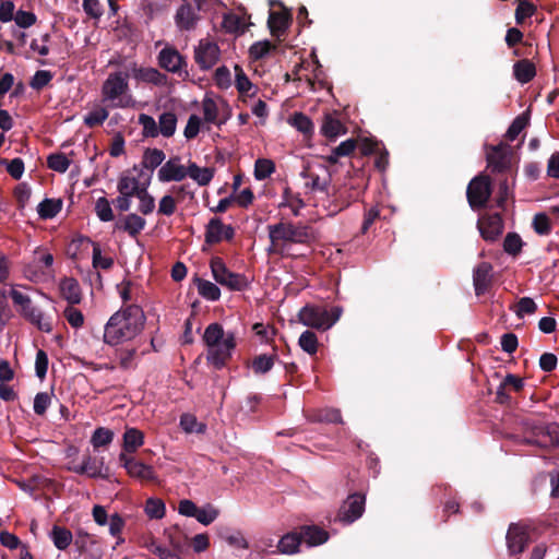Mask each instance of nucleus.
I'll use <instances>...</instances> for the list:
<instances>
[{
    "mask_svg": "<svg viewBox=\"0 0 559 559\" xmlns=\"http://www.w3.org/2000/svg\"><path fill=\"white\" fill-rule=\"evenodd\" d=\"M221 49L218 45L209 39H201L194 47V61L201 70L212 69L219 60Z\"/></svg>",
    "mask_w": 559,
    "mask_h": 559,
    "instance_id": "13",
    "label": "nucleus"
},
{
    "mask_svg": "<svg viewBox=\"0 0 559 559\" xmlns=\"http://www.w3.org/2000/svg\"><path fill=\"white\" fill-rule=\"evenodd\" d=\"M61 199H44L37 206V212L40 218L50 219L56 217L62 210Z\"/></svg>",
    "mask_w": 559,
    "mask_h": 559,
    "instance_id": "34",
    "label": "nucleus"
},
{
    "mask_svg": "<svg viewBox=\"0 0 559 559\" xmlns=\"http://www.w3.org/2000/svg\"><path fill=\"white\" fill-rule=\"evenodd\" d=\"M234 70L236 75L235 85L237 91L241 95L248 94V92L252 88L251 81L239 64H236Z\"/></svg>",
    "mask_w": 559,
    "mask_h": 559,
    "instance_id": "60",
    "label": "nucleus"
},
{
    "mask_svg": "<svg viewBox=\"0 0 559 559\" xmlns=\"http://www.w3.org/2000/svg\"><path fill=\"white\" fill-rule=\"evenodd\" d=\"M301 177L307 179L306 187L311 191L324 192L330 195L332 174L322 163H312L304 167Z\"/></svg>",
    "mask_w": 559,
    "mask_h": 559,
    "instance_id": "7",
    "label": "nucleus"
},
{
    "mask_svg": "<svg viewBox=\"0 0 559 559\" xmlns=\"http://www.w3.org/2000/svg\"><path fill=\"white\" fill-rule=\"evenodd\" d=\"M55 547L59 550H66L72 543L73 535L70 530L63 526L53 525L49 534Z\"/></svg>",
    "mask_w": 559,
    "mask_h": 559,
    "instance_id": "33",
    "label": "nucleus"
},
{
    "mask_svg": "<svg viewBox=\"0 0 559 559\" xmlns=\"http://www.w3.org/2000/svg\"><path fill=\"white\" fill-rule=\"evenodd\" d=\"M218 514L219 511L216 508L207 504L206 508H200L195 519L203 525H210L217 519Z\"/></svg>",
    "mask_w": 559,
    "mask_h": 559,
    "instance_id": "64",
    "label": "nucleus"
},
{
    "mask_svg": "<svg viewBox=\"0 0 559 559\" xmlns=\"http://www.w3.org/2000/svg\"><path fill=\"white\" fill-rule=\"evenodd\" d=\"M302 543V536H300V532L292 531L286 533L281 537L277 542L276 548L277 552L284 555H293L299 551V547Z\"/></svg>",
    "mask_w": 559,
    "mask_h": 559,
    "instance_id": "27",
    "label": "nucleus"
},
{
    "mask_svg": "<svg viewBox=\"0 0 559 559\" xmlns=\"http://www.w3.org/2000/svg\"><path fill=\"white\" fill-rule=\"evenodd\" d=\"M138 181L139 179L135 177L121 175L118 180L117 190L120 194L133 198L134 193H136L135 188L138 186Z\"/></svg>",
    "mask_w": 559,
    "mask_h": 559,
    "instance_id": "54",
    "label": "nucleus"
},
{
    "mask_svg": "<svg viewBox=\"0 0 559 559\" xmlns=\"http://www.w3.org/2000/svg\"><path fill=\"white\" fill-rule=\"evenodd\" d=\"M144 511L150 519L159 520L166 512L165 503L159 498H148L145 502Z\"/></svg>",
    "mask_w": 559,
    "mask_h": 559,
    "instance_id": "46",
    "label": "nucleus"
},
{
    "mask_svg": "<svg viewBox=\"0 0 559 559\" xmlns=\"http://www.w3.org/2000/svg\"><path fill=\"white\" fill-rule=\"evenodd\" d=\"M165 157L166 155L162 150L148 147L143 153L141 166L142 168H146L153 171L156 167L162 165Z\"/></svg>",
    "mask_w": 559,
    "mask_h": 559,
    "instance_id": "37",
    "label": "nucleus"
},
{
    "mask_svg": "<svg viewBox=\"0 0 559 559\" xmlns=\"http://www.w3.org/2000/svg\"><path fill=\"white\" fill-rule=\"evenodd\" d=\"M158 64L168 72L176 73L186 79L189 73L185 69L187 61L175 47L166 46L158 53Z\"/></svg>",
    "mask_w": 559,
    "mask_h": 559,
    "instance_id": "12",
    "label": "nucleus"
},
{
    "mask_svg": "<svg viewBox=\"0 0 559 559\" xmlns=\"http://www.w3.org/2000/svg\"><path fill=\"white\" fill-rule=\"evenodd\" d=\"M515 175L516 173L503 174L496 176V181L498 185L496 204L500 209H504L507 201L509 198H513V189L515 186Z\"/></svg>",
    "mask_w": 559,
    "mask_h": 559,
    "instance_id": "24",
    "label": "nucleus"
},
{
    "mask_svg": "<svg viewBox=\"0 0 559 559\" xmlns=\"http://www.w3.org/2000/svg\"><path fill=\"white\" fill-rule=\"evenodd\" d=\"M24 318L34 324L39 331L45 333H50L52 331L51 320L49 318H45L44 313L37 308H34Z\"/></svg>",
    "mask_w": 559,
    "mask_h": 559,
    "instance_id": "42",
    "label": "nucleus"
},
{
    "mask_svg": "<svg viewBox=\"0 0 559 559\" xmlns=\"http://www.w3.org/2000/svg\"><path fill=\"white\" fill-rule=\"evenodd\" d=\"M93 267L109 270L114 265V259L110 257H102L100 246L97 242H93Z\"/></svg>",
    "mask_w": 559,
    "mask_h": 559,
    "instance_id": "59",
    "label": "nucleus"
},
{
    "mask_svg": "<svg viewBox=\"0 0 559 559\" xmlns=\"http://www.w3.org/2000/svg\"><path fill=\"white\" fill-rule=\"evenodd\" d=\"M477 228L484 240L495 242L504 229L502 216L499 213L484 215L478 219Z\"/></svg>",
    "mask_w": 559,
    "mask_h": 559,
    "instance_id": "15",
    "label": "nucleus"
},
{
    "mask_svg": "<svg viewBox=\"0 0 559 559\" xmlns=\"http://www.w3.org/2000/svg\"><path fill=\"white\" fill-rule=\"evenodd\" d=\"M63 316L72 328H81L84 323V316L82 311L74 308L73 305H69L64 309Z\"/></svg>",
    "mask_w": 559,
    "mask_h": 559,
    "instance_id": "63",
    "label": "nucleus"
},
{
    "mask_svg": "<svg viewBox=\"0 0 559 559\" xmlns=\"http://www.w3.org/2000/svg\"><path fill=\"white\" fill-rule=\"evenodd\" d=\"M269 238L271 240V247L269 252H275V247L280 242L290 243H309L313 239V230L310 226L298 223L293 224L290 222H280L277 224L267 226Z\"/></svg>",
    "mask_w": 559,
    "mask_h": 559,
    "instance_id": "2",
    "label": "nucleus"
},
{
    "mask_svg": "<svg viewBox=\"0 0 559 559\" xmlns=\"http://www.w3.org/2000/svg\"><path fill=\"white\" fill-rule=\"evenodd\" d=\"M81 475H86L90 478L108 479L110 476L109 467L105 466L103 456H92L91 454L84 455L80 464Z\"/></svg>",
    "mask_w": 559,
    "mask_h": 559,
    "instance_id": "19",
    "label": "nucleus"
},
{
    "mask_svg": "<svg viewBox=\"0 0 559 559\" xmlns=\"http://www.w3.org/2000/svg\"><path fill=\"white\" fill-rule=\"evenodd\" d=\"M145 314L138 305L115 312L105 325L104 343L110 346L131 341L144 329Z\"/></svg>",
    "mask_w": 559,
    "mask_h": 559,
    "instance_id": "1",
    "label": "nucleus"
},
{
    "mask_svg": "<svg viewBox=\"0 0 559 559\" xmlns=\"http://www.w3.org/2000/svg\"><path fill=\"white\" fill-rule=\"evenodd\" d=\"M180 427L187 433L202 435L206 431V425L198 421L197 417L190 413L180 416Z\"/></svg>",
    "mask_w": 559,
    "mask_h": 559,
    "instance_id": "39",
    "label": "nucleus"
},
{
    "mask_svg": "<svg viewBox=\"0 0 559 559\" xmlns=\"http://www.w3.org/2000/svg\"><path fill=\"white\" fill-rule=\"evenodd\" d=\"M139 122L143 127L142 134L144 138H156L159 134L158 124L153 117L141 114Z\"/></svg>",
    "mask_w": 559,
    "mask_h": 559,
    "instance_id": "57",
    "label": "nucleus"
},
{
    "mask_svg": "<svg viewBox=\"0 0 559 559\" xmlns=\"http://www.w3.org/2000/svg\"><path fill=\"white\" fill-rule=\"evenodd\" d=\"M293 16L287 9L281 11H270L267 26L272 36L281 37L285 34L292 23Z\"/></svg>",
    "mask_w": 559,
    "mask_h": 559,
    "instance_id": "25",
    "label": "nucleus"
},
{
    "mask_svg": "<svg viewBox=\"0 0 559 559\" xmlns=\"http://www.w3.org/2000/svg\"><path fill=\"white\" fill-rule=\"evenodd\" d=\"M177 117L171 111H165L159 116L158 129L159 133L165 138H170L176 132Z\"/></svg>",
    "mask_w": 559,
    "mask_h": 559,
    "instance_id": "40",
    "label": "nucleus"
},
{
    "mask_svg": "<svg viewBox=\"0 0 559 559\" xmlns=\"http://www.w3.org/2000/svg\"><path fill=\"white\" fill-rule=\"evenodd\" d=\"M523 241L516 233H508L503 240V250L513 257L522 251Z\"/></svg>",
    "mask_w": 559,
    "mask_h": 559,
    "instance_id": "53",
    "label": "nucleus"
},
{
    "mask_svg": "<svg viewBox=\"0 0 559 559\" xmlns=\"http://www.w3.org/2000/svg\"><path fill=\"white\" fill-rule=\"evenodd\" d=\"M492 282V265L485 261L478 263L473 271V285L476 296H481L488 292Z\"/></svg>",
    "mask_w": 559,
    "mask_h": 559,
    "instance_id": "20",
    "label": "nucleus"
},
{
    "mask_svg": "<svg viewBox=\"0 0 559 559\" xmlns=\"http://www.w3.org/2000/svg\"><path fill=\"white\" fill-rule=\"evenodd\" d=\"M236 345V334L228 331L226 337L221 343L207 347V364L212 365L216 370L223 369L231 359Z\"/></svg>",
    "mask_w": 559,
    "mask_h": 559,
    "instance_id": "9",
    "label": "nucleus"
},
{
    "mask_svg": "<svg viewBox=\"0 0 559 559\" xmlns=\"http://www.w3.org/2000/svg\"><path fill=\"white\" fill-rule=\"evenodd\" d=\"M346 127L332 114H326L323 117L321 133L330 139L335 140L338 135L346 133Z\"/></svg>",
    "mask_w": 559,
    "mask_h": 559,
    "instance_id": "29",
    "label": "nucleus"
},
{
    "mask_svg": "<svg viewBox=\"0 0 559 559\" xmlns=\"http://www.w3.org/2000/svg\"><path fill=\"white\" fill-rule=\"evenodd\" d=\"M144 441V435L136 428H128L123 433V452L128 455V453H134Z\"/></svg>",
    "mask_w": 559,
    "mask_h": 559,
    "instance_id": "32",
    "label": "nucleus"
},
{
    "mask_svg": "<svg viewBox=\"0 0 559 559\" xmlns=\"http://www.w3.org/2000/svg\"><path fill=\"white\" fill-rule=\"evenodd\" d=\"M129 78L128 71L110 73L102 85L103 102H109L114 108L129 107L132 98L129 94Z\"/></svg>",
    "mask_w": 559,
    "mask_h": 559,
    "instance_id": "3",
    "label": "nucleus"
},
{
    "mask_svg": "<svg viewBox=\"0 0 559 559\" xmlns=\"http://www.w3.org/2000/svg\"><path fill=\"white\" fill-rule=\"evenodd\" d=\"M300 348L309 355H316L318 352V337L314 332L306 330L298 340Z\"/></svg>",
    "mask_w": 559,
    "mask_h": 559,
    "instance_id": "44",
    "label": "nucleus"
},
{
    "mask_svg": "<svg viewBox=\"0 0 559 559\" xmlns=\"http://www.w3.org/2000/svg\"><path fill=\"white\" fill-rule=\"evenodd\" d=\"M128 72L139 82L151 83L156 86H163L167 83V75L154 68L139 67L133 62L130 64Z\"/></svg>",
    "mask_w": 559,
    "mask_h": 559,
    "instance_id": "21",
    "label": "nucleus"
},
{
    "mask_svg": "<svg viewBox=\"0 0 559 559\" xmlns=\"http://www.w3.org/2000/svg\"><path fill=\"white\" fill-rule=\"evenodd\" d=\"M146 221L138 215L136 213H130L121 216L115 223L116 230H122L127 233L131 238L135 239L140 233L145 228Z\"/></svg>",
    "mask_w": 559,
    "mask_h": 559,
    "instance_id": "23",
    "label": "nucleus"
},
{
    "mask_svg": "<svg viewBox=\"0 0 559 559\" xmlns=\"http://www.w3.org/2000/svg\"><path fill=\"white\" fill-rule=\"evenodd\" d=\"M513 154L507 143H500L489 147L487 153V167L496 176L503 174L516 173L512 166Z\"/></svg>",
    "mask_w": 559,
    "mask_h": 559,
    "instance_id": "8",
    "label": "nucleus"
},
{
    "mask_svg": "<svg viewBox=\"0 0 559 559\" xmlns=\"http://www.w3.org/2000/svg\"><path fill=\"white\" fill-rule=\"evenodd\" d=\"M235 237V229L231 225H224L219 217H213L206 225L205 242L215 245L222 240L231 241Z\"/></svg>",
    "mask_w": 559,
    "mask_h": 559,
    "instance_id": "16",
    "label": "nucleus"
},
{
    "mask_svg": "<svg viewBox=\"0 0 559 559\" xmlns=\"http://www.w3.org/2000/svg\"><path fill=\"white\" fill-rule=\"evenodd\" d=\"M513 75L522 84L531 82L536 75V67L528 59H521L513 64Z\"/></svg>",
    "mask_w": 559,
    "mask_h": 559,
    "instance_id": "30",
    "label": "nucleus"
},
{
    "mask_svg": "<svg viewBox=\"0 0 559 559\" xmlns=\"http://www.w3.org/2000/svg\"><path fill=\"white\" fill-rule=\"evenodd\" d=\"M510 309L514 311L518 318H523L525 314H533L537 310V305L531 297H522Z\"/></svg>",
    "mask_w": 559,
    "mask_h": 559,
    "instance_id": "56",
    "label": "nucleus"
},
{
    "mask_svg": "<svg viewBox=\"0 0 559 559\" xmlns=\"http://www.w3.org/2000/svg\"><path fill=\"white\" fill-rule=\"evenodd\" d=\"M492 194V183L488 175L479 174L475 176L466 189V199L473 211L485 209Z\"/></svg>",
    "mask_w": 559,
    "mask_h": 559,
    "instance_id": "5",
    "label": "nucleus"
},
{
    "mask_svg": "<svg viewBox=\"0 0 559 559\" xmlns=\"http://www.w3.org/2000/svg\"><path fill=\"white\" fill-rule=\"evenodd\" d=\"M114 436L112 430L105 427H98L92 435L91 443L94 449L107 447L112 442Z\"/></svg>",
    "mask_w": 559,
    "mask_h": 559,
    "instance_id": "43",
    "label": "nucleus"
},
{
    "mask_svg": "<svg viewBox=\"0 0 559 559\" xmlns=\"http://www.w3.org/2000/svg\"><path fill=\"white\" fill-rule=\"evenodd\" d=\"M95 212L102 222H111L115 218L110 202L105 197L97 199L95 203Z\"/></svg>",
    "mask_w": 559,
    "mask_h": 559,
    "instance_id": "55",
    "label": "nucleus"
},
{
    "mask_svg": "<svg viewBox=\"0 0 559 559\" xmlns=\"http://www.w3.org/2000/svg\"><path fill=\"white\" fill-rule=\"evenodd\" d=\"M276 46L269 40L255 41L249 48V57L253 61L265 58Z\"/></svg>",
    "mask_w": 559,
    "mask_h": 559,
    "instance_id": "45",
    "label": "nucleus"
},
{
    "mask_svg": "<svg viewBox=\"0 0 559 559\" xmlns=\"http://www.w3.org/2000/svg\"><path fill=\"white\" fill-rule=\"evenodd\" d=\"M60 293L69 305H78L82 300V290L79 282L73 277H63L60 281Z\"/></svg>",
    "mask_w": 559,
    "mask_h": 559,
    "instance_id": "26",
    "label": "nucleus"
},
{
    "mask_svg": "<svg viewBox=\"0 0 559 559\" xmlns=\"http://www.w3.org/2000/svg\"><path fill=\"white\" fill-rule=\"evenodd\" d=\"M193 282L198 288V293L207 300H218L221 297L219 288L212 282L195 276Z\"/></svg>",
    "mask_w": 559,
    "mask_h": 559,
    "instance_id": "35",
    "label": "nucleus"
},
{
    "mask_svg": "<svg viewBox=\"0 0 559 559\" xmlns=\"http://www.w3.org/2000/svg\"><path fill=\"white\" fill-rule=\"evenodd\" d=\"M157 176L162 182H179L188 176V166L186 167L180 164L179 156H173L160 166Z\"/></svg>",
    "mask_w": 559,
    "mask_h": 559,
    "instance_id": "18",
    "label": "nucleus"
},
{
    "mask_svg": "<svg viewBox=\"0 0 559 559\" xmlns=\"http://www.w3.org/2000/svg\"><path fill=\"white\" fill-rule=\"evenodd\" d=\"M200 20L201 17L193 5L188 2L181 4L175 14V23L180 31L190 32L195 29Z\"/></svg>",
    "mask_w": 559,
    "mask_h": 559,
    "instance_id": "22",
    "label": "nucleus"
},
{
    "mask_svg": "<svg viewBox=\"0 0 559 559\" xmlns=\"http://www.w3.org/2000/svg\"><path fill=\"white\" fill-rule=\"evenodd\" d=\"M119 462L126 468L129 476L136 478L141 481L153 483L156 481L157 476L152 466L146 465L126 453H120Z\"/></svg>",
    "mask_w": 559,
    "mask_h": 559,
    "instance_id": "14",
    "label": "nucleus"
},
{
    "mask_svg": "<svg viewBox=\"0 0 559 559\" xmlns=\"http://www.w3.org/2000/svg\"><path fill=\"white\" fill-rule=\"evenodd\" d=\"M284 201L281 203V206H287L292 210L295 216L299 215L300 209L305 206L304 200L299 194H294L289 188H286L283 193Z\"/></svg>",
    "mask_w": 559,
    "mask_h": 559,
    "instance_id": "48",
    "label": "nucleus"
},
{
    "mask_svg": "<svg viewBox=\"0 0 559 559\" xmlns=\"http://www.w3.org/2000/svg\"><path fill=\"white\" fill-rule=\"evenodd\" d=\"M276 355L260 354L253 357L250 362V367L255 374H265L269 372L275 361Z\"/></svg>",
    "mask_w": 559,
    "mask_h": 559,
    "instance_id": "36",
    "label": "nucleus"
},
{
    "mask_svg": "<svg viewBox=\"0 0 559 559\" xmlns=\"http://www.w3.org/2000/svg\"><path fill=\"white\" fill-rule=\"evenodd\" d=\"M522 425L524 432L527 436L519 439V443L546 448V441L544 437L545 430L547 429V424L532 419H524Z\"/></svg>",
    "mask_w": 559,
    "mask_h": 559,
    "instance_id": "17",
    "label": "nucleus"
},
{
    "mask_svg": "<svg viewBox=\"0 0 559 559\" xmlns=\"http://www.w3.org/2000/svg\"><path fill=\"white\" fill-rule=\"evenodd\" d=\"M210 267L214 280L230 290L240 292L246 289L249 285L247 277L243 274L229 271L221 257H213L210 262Z\"/></svg>",
    "mask_w": 559,
    "mask_h": 559,
    "instance_id": "6",
    "label": "nucleus"
},
{
    "mask_svg": "<svg viewBox=\"0 0 559 559\" xmlns=\"http://www.w3.org/2000/svg\"><path fill=\"white\" fill-rule=\"evenodd\" d=\"M342 313L340 307H332L331 310L322 306L306 305L298 312L299 321L309 328L326 331L336 323Z\"/></svg>",
    "mask_w": 559,
    "mask_h": 559,
    "instance_id": "4",
    "label": "nucleus"
},
{
    "mask_svg": "<svg viewBox=\"0 0 559 559\" xmlns=\"http://www.w3.org/2000/svg\"><path fill=\"white\" fill-rule=\"evenodd\" d=\"M214 81L218 88L227 90L231 85L230 71L226 66H221L215 70Z\"/></svg>",
    "mask_w": 559,
    "mask_h": 559,
    "instance_id": "62",
    "label": "nucleus"
},
{
    "mask_svg": "<svg viewBox=\"0 0 559 559\" xmlns=\"http://www.w3.org/2000/svg\"><path fill=\"white\" fill-rule=\"evenodd\" d=\"M71 162L64 153H52L47 157L48 168L63 174L68 170Z\"/></svg>",
    "mask_w": 559,
    "mask_h": 559,
    "instance_id": "47",
    "label": "nucleus"
},
{
    "mask_svg": "<svg viewBox=\"0 0 559 559\" xmlns=\"http://www.w3.org/2000/svg\"><path fill=\"white\" fill-rule=\"evenodd\" d=\"M215 175L213 167H199L194 162L188 163V176L194 180L199 186L204 187L210 185Z\"/></svg>",
    "mask_w": 559,
    "mask_h": 559,
    "instance_id": "31",
    "label": "nucleus"
},
{
    "mask_svg": "<svg viewBox=\"0 0 559 559\" xmlns=\"http://www.w3.org/2000/svg\"><path fill=\"white\" fill-rule=\"evenodd\" d=\"M52 80V73L48 70H38L29 82L33 90L40 91Z\"/></svg>",
    "mask_w": 559,
    "mask_h": 559,
    "instance_id": "61",
    "label": "nucleus"
},
{
    "mask_svg": "<svg viewBox=\"0 0 559 559\" xmlns=\"http://www.w3.org/2000/svg\"><path fill=\"white\" fill-rule=\"evenodd\" d=\"M531 526L524 522L510 523L506 544L510 556H519L525 551L531 543Z\"/></svg>",
    "mask_w": 559,
    "mask_h": 559,
    "instance_id": "10",
    "label": "nucleus"
},
{
    "mask_svg": "<svg viewBox=\"0 0 559 559\" xmlns=\"http://www.w3.org/2000/svg\"><path fill=\"white\" fill-rule=\"evenodd\" d=\"M530 123V111L519 115L510 124L507 130L506 138L508 141H514L519 134L528 126Z\"/></svg>",
    "mask_w": 559,
    "mask_h": 559,
    "instance_id": "41",
    "label": "nucleus"
},
{
    "mask_svg": "<svg viewBox=\"0 0 559 559\" xmlns=\"http://www.w3.org/2000/svg\"><path fill=\"white\" fill-rule=\"evenodd\" d=\"M226 334L227 332L224 331L222 324L214 322L206 326L202 338L206 347H209L221 343L226 337Z\"/></svg>",
    "mask_w": 559,
    "mask_h": 559,
    "instance_id": "38",
    "label": "nucleus"
},
{
    "mask_svg": "<svg viewBox=\"0 0 559 559\" xmlns=\"http://www.w3.org/2000/svg\"><path fill=\"white\" fill-rule=\"evenodd\" d=\"M290 123L298 131L304 134H311L313 132L314 126L311 119L305 115L304 112H295L290 118Z\"/></svg>",
    "mask_w": 559,
    "mask_h": 559,
    "instance_id": "49",
    "label": "nucleus"
},
{
    "mask_svg": "<svg viewBox=\"0 0 559 559\" xmlns=\"http://www.w3.org/2000/svg\"><path fill=\"white\" fill-rule=\"evenodd\" d=\"M203 114H204V120L210 123H215L218 127H221L225 121H218V108L212 98L206 97L203 100Z\"/></svg>",
    "mask_w": 559,
    "mask_h": 559,
    "instance_id": "58",
    "label": "nucleus"
},
{
    "mask_svg": "<svg viewBox=\"0 0 559 559\" xmlns=\"http://www.w3.org/2000/svg\"><path fill=\"white\" fill-rule=\"evenodd\" d=\"M275 171V164L267 158H259L254 165V177L257 180H264Z\"/></svg>",
    "mask_w": 559,
    "mask_h": 559,
    "instance_id": "51",
    "label": "nucleus"
},
{
    "mask_svg": "<svg viewBox=\"0 0 559 559\" xmlns=\"http://www.w3.org/2000/svg\"><path fill=\"white\" fill-rule=\"evenodd\" d=\"M109 112L105 107H98L84 117V124L88 128L102 126L108 118Z\"/></svg>",
    "mask_w": 559,
    "mask_h": 559,
    "instance_id": "50",
    "label": "nucleus"
},
{
    "mask_svg": "<svg viewBox=\"0 0 559 559\" xmlns=\"http://www.w3.org/2000/svg\"><path fill=\"white\" fill-rule=\"evenodd\" d=\"M366 496L360 492L350 493L340 507L335 521L343 524H352L365 512Z\"/></svg>",
    "mask_w": 559,
    "mask_h": 559,
    "instance_id": "11",
    "label": "nucleus"
},
{
    "mask_svg": "<svg viewBox=\"0 0 559 559\" xmlns=\"http://www.w3.org/2000/svg\"><path fill=\"white\" fill-rule=\"evenodd\" d=\"M300 536L309 546H319L325 543L329 534L325 530L317 525H302L300 526Z\"/></svg>",
    "mask_w": 559,
    "mask_h": 559,
    "instance_id": "28",
    "label": "nucleus"
},
{
    "mask_svg": "<svg viewBox=\"0 0 559 559\" xmlns=\"http://www.w3.org/2000/svg\"><path fill=\"white\" fill-rule=\"evenodd\" d=\"M532 227L539 236H547L551 233L550 218L545 213H537L533 217Z\"/></svg>",
    "mask_w": 559,
    "mask_h": 559,
    "instance_id": "52",
    "label": "nucleus"
}]
</instances>
